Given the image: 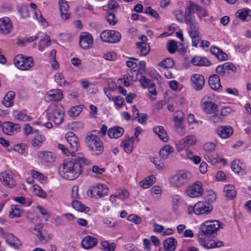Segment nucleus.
<instances>
[{"mask_svg": "<svg viewBox=\"0 0 251 251\" xmlns=\"http://www.w3.org/2000/svg\"><path fill=\"white\" fill-rule=\"evenodd\" d=\"M221 223L217 220L206 221L201 226V232L198 234V242L207 249L221 247L224 243L221 241H216L209 237L220 228Z\"/></svg>", "mask_w": 251, "mask_h": 251, "instance_id": "1", "label": "nucleus"}, {"mask_svg": "<svg viewBox=\"0 0 251 251\" xmlns=\"http://www.w3.org/2000/svg\"><path fill=\"white\" fill-rule=\"evenodd\" d=\"M88 165L89 161L83 157L67 161L60 167L59 172L64 178L72 180L78 177L82 172V164Z\"/></svg>", "mask_w": 251, "mask_h": 251, "instance_id": "2", "label": "nucleus"}, {"mask_svg": "<svg viewBox=\"0 0 251 251\" xmlns=\"http://www.w3.org/2000/svg\"><path fill=\"white\" fill-rule=\"evenodd\" d=\"M194 13L197 14L200 20L208 15V12L205 8L192 1H190L185 9L184 22L198 23L196 19Z\"/></svg>", "mask_w": 251, "mask_h": 251, "instance_id": "3", "label": "nucleus"}, {"mask_svg": "<svg viewBox=\"0 0 251 251\" xmlns=\"http://www.w3.org/2000/svg\"><path fill=\"white\" fill-rule=\"evenodd\" d=\"M85 143L94 155H99L103 151L102 143L99 137L93 134H90L85 137Z\"/></svg>", "mask_w": 251, "mask_h": 251, "instance_id": "4", "label": "nucleus"}, {"mask_svg": "<svg viewBox=\"0 0 251 251\" xmlns=\"http://www.w3.org/2000/svg\"><path fill=\"white\" fill-rule=\"evenodd\" d=\"M47 115L49 120L53 121L56 125H59L64 121V108L60 104H55L53 106L48 109Z\"/></svg>", "mask_w": 251, "mask_h": 251, "instance_id": "5", "label": "nucleus"}, {"mask_svg": "<svg viewBox=\"0 0 251 251\" xmlns=\"http://www.w3.org/2000/svg\"><path fill=\"white\" fill-rule=\"evenodd\" d=\"M192 178V174L188 171L180 170L170 179L171 183L176 187H180L188 183Z\"/></svg>", "mask_w": 251, "mask_h": 251, "instance_id": "6", "label": "nucleus"}, {"mask_svg": "<svg viewBox=\"0 0 251 251\" xmlns=\"http://www.w3.org/2000/svg\"><path fill=\"white\" fill-rule=\"evenodd\" d=\"M15 66L21 70H27L34 65L33 59L31 57L24 56L18 54L14 58Z\"/></svg>", "mask_w": 251, "mask_h": 251, "instance_id": "7", "label": "nucleus"}, {"mask_svg": "<svg viewBox=\"0 0 251 251\" xmlns=\"http://www.w3.org/2000/svg\"><path fill=\"white\" fill-rule=\"evenodd\" d=\"M188 25V32L191 37L193 45L196 47L201 40L199 23L185 22Z\"/></svg>", "mask_w": 251, "mask_h": 251, "instance_id": "8", "label": "nucleus"}, {"mask_svg": "<svg viewBox=\"0 0 251 251\" xmlns=\"http://www.w3.org/2000/svg\"><path fill=\"white\" fill-rule=\"evenodd\" d=\"M108 188L106 185L98 184L96 186L91 187L87 191V195L91 197L100 198L106 195Z\"/></svg>", "mask_w": 251, "mask_h": 251, "instance_id": "9", "label": "nucleus"}, {"mask_svg": "<svg viewBox=\"0 0 251 251\" xmlns=\"http://www.w3.org/2000/svg\"><path fill=\"white\" fill-rule=\"evenodd\" d=\"M100 37L103 42L114 43L120 41L121 36L120 32L115 30H104Z\"/></svg>", "mask_w": 251, "mask_h": 251, "instance_id": "10", "label": "nucleus"}, {"mask_svg": "<svg viewBox=\"0 0 251 251\" xmlns=\"http://www.w3.org/2000/svg\"><path fill=\"white\" fill-rule=\"evenodd\" d=\"M203 191L202 184L201 182L197 181L194 185L189 186L186 190V193L190 197H199L201 195Z\"/></svg>", "mask_w": 251, "mask_h": 251, "instance_id": "11", "label": "nucleus"}, {"mask_svg": "<svg viewBox=\"0 0 251 251\" xmlns=\"http://www.w3.org/2000/svg\"><path fill=\"white\" fill-rule=\"evenodd\" d=\"M213 208L211 204L199 201L195 204V214H207L212 210Z\"/></svg>", "mask_w": 251, "mask_h": 251, "instance_id": "12", "label": "nucleus"}, {"mask_svg": "<svg viewBox=\"0 0 251 251\" xmlns=\"http://www.w3.org/2000/svg\"><path fill=\"white\" fill-rule=\"evenodd\" d=\"M93 44V38L92 36L87 32L83 33L80 35L79 46L84 50L89 49Z\"/></svg>", "mask_w": 251, "mask_h": 251, "instance_id": "13", "label": "nucleus"}, {"mask_svg": "<svg viewBox=\"0 0 251 251\" xmlns=\"http://www.w3.org/2000/svg\"><path fill=\"white\" fill-rule=\"evenodd\" d=\"M62 92L59 89H52L50 90L45 96V100L49 102L52 100L59 101L63 98Z\"/></svg>", "mask_w": 251, "mask_h": 251, "instance_id": "14", "label": "nucleus"}, {"mask_svg": "<svg viewBox=\"0 0 251 251\" xmlns=\"http://www.w3.org/2000/svg\"><path fill=\"white\" fill-rule=\"evenodd\" d=\"M65 138L70 145V148L72 149L71 151H76L79 145L78 138L73 132H68L65 135Z\"/></svg>", "mask_w": 251, "mask_h": 251, "instance_id": "15", "label": "nucleus"}, {"mask_svg": "<svg viewBox=\"0 0 251 251\" xmlns=\"http://www.w3.org/2000/svg\"><path fill=\"white\" fill-rule=\"evenodd\" d=\"M2 130L3 132L7 135H12L14 132H17L20 131V126L19 124H14L12 122H4L2 126Z\"/></svg>", "mask_w": 251, "mask_h": 251, "instance_id": "16", "label": "nucleus"}, {"mask_svg": "<svg viewBox=\"0 0 251 251\" xmlns=\"http://www.w3.org/2000/svg\"><path fill=\"white\" fill-rule=\"evenodd\" d=\"M12 29V24L9 18L4 17L0 19V33L6 35Z\"/></svg>", "mask_w": 251, "mask_h": 251, "instance_id": "17", "label": "nucleus"}, {"mask_svg": "<svg viewBox=\"0 0 251 251\" xmlns=\"http://www.w3.org/2000/svg\"><path fill=\"white\" fill-rule=\"evenodd\" d=\"M201 108L204 112L207 114H212L218 112V106L210 100H206L201 103Z\"/></svg>", "mask_w": 251, "mask_h": 251, "instance_id": "18", "label": "nucleus"}, {"mask_svg": "<svg viewBox=\"0 0 251 251\" xmlns=\"http://www.w3.org/2000/svg\"><path fill=\"white\" fill-rule=\"evenodd\" d=\"M191 80L193 83V87L197 90H201L205 83L204 77L200 74H193L191 76Z\"/></svg>", "mask_w": 251, "mask_h": 251, "instance_id": "19", "label": "nucleus"}, {"mask_svg": "<svg viewBox=\"0 0 251 251\" xmlns=\"http://www.w3.org/2000/svg\"><path fill=\"white\" fill-rule=\"evenodd\" d=\"M0 180L3 185L12 188L16 185V181L13 179L12 174L4 173L0 176Z\"/></svg>", "mask_w": 251, "mask_h": 251, "instance_id": "20", "label": "nucleus"}, {"mask_svg": "<svg viewBox=\"0 0 251 251\" xmlns=\"http://www.w3.org/2000/svg\"><path fill=\"white\" fill-rule=\"evenodd\" d=\"M98 243L97 238L90 236H86L81 241V246L84 249H89L96 246Z\"/></svg>", "mask_w": 251, "mask_h": 251, "instance_id": "21", "label": "nucleus"}, {"mask_svg": "<svg viewBox=\"0 0 251 251\" xmlns=\"http://www.w3.org/2000/svg\"><path fill=\"white\" fill-rule=\"evenodd\" d=\"M232 128L228 126H220L217 130V134L222 138H226L230 136L233 133Z\"/></svg>", "mask_w": 251, "mask_h": 251, "instance_id": "22", "label": "nucleus"}, {"mask_svg": "<svg viewBox=\"0 0 251 251\" xmlns=\"http://www.w3.org/2000/svg\"><path fill=\"white\" fill-rule=\"evenodd\" d=\"M134 140V137H128L122 142L121 147L124 148L125 151L127 153H130L132 151Z\"/></svg>", "mask_w": 251, "mask_h": 251, "instance_id": "23", "label": "nucleus"}, {"mask_svg": "<svg viewBox=\"0 0 251 251\" xmlns=\"http://www.w3.org/2000/svg\"><path fill=\"white\" fill-rule=\"evenodd\" d=\"M210 52L219 60L224 61L226 60L227 59V54L223 52L222 50L215 46H212L211 47Z\"/></svg>", "mask_w": 251, "mask_h": 251, "instance_id": "24", "label": "nucleus"}, {"mask_svg": "<svg viewBox=\"0 0 251 251\" xmlns=\"http://www.w3.org/2000/svg\"><path fill=\"white\" fill-rule=\"evenodd\" d=\"M6 242L12 248L18 249L21 245L20 241L12 234H7L5 236Z\"/></svg>", "mask_w": 251, "mask_h": 251, "instance_id": "25", "label": "nucleus"}, {"mask_svg": "<svg viewBox=\"0 0 251 251\" xmlns=\"http://www.w3.org/2000/svg\"><path fill=\"white\" fill-rule=\"evenodd\" d=\"M124 129L119 126H114L109 128L108 135L110 138H118L123 135Z\"/></svg>", "mask_w": 251, "mask_h": 251, "instance_id": "26", "label": "nucleus"}, {"mask_svg": "<svg viewBox=\"0 0 251 251\" xmlns=\"http://www.w3.org/2000/svg\"><path fill=\"white\" fill-rule=\"evenodd\" d=\"M15 94L13 91L8 92L3 98L1 102L6 107H11L13 105Z\"/></svg>", "mask_w": 251, "mask_h": 251, "instance_id": "27", "label": "nucleus"}, {"mask_svg": "<svg viewBox=\"0 0 251 251\" xmlns=\"http://www.w3.org/2000/svg\"><path fill=\"white\" fill-rule=\"evenodd\" d=\"M176 245V240L174 237H169L163 242L164 247L167 251H174Z\"/></svg>", "mask_w": 251, "mask_h": 251, "instance_id": "28", "label": "nucleus"}, {"mask_svg": "<svg viewBox=\"0 0 251 251\" xmlns=\"http://www.w3.org/2000/svg\"><path fill=\"white\" fill-rule=\"evenodd\" d=\"M191 63L195 66H208L210 62L207 58L204 57L195 56L191 60Z\"/></svg>", "mask_w": 251, "mask_h": 251, "instance_id": "29", "label": "nucleus"}, {"mask_svg": "<svg viewBox=\"0 0 251 251\" xmlns=\"http://www.w3.org/2000/svg\"><path fill=\"white\" fill-rule=\"evenodd\" d=\"M208 83L210 87L213 90H218L221 87L220 78L216 75H212L210 76Z\"/></svg>", "mask_w": 251, "mask_h": 251, "instance_id": "30", "label": "nucleus"}, {"mask_svg": "<svg viewBox=\"0 0 251 251\" xmlns=\"http://www.w3.org/2000/svg\"><path fill=\"white\" fill-rule=\"evenodd\" d=\"M224 192L225 194V197L228 200H232L235 197L236 191L235 190V187L232 185H226L224 187Z\"/></svg>", "mask_w": 251, "mask_h": 251, "instance_id": "31", "label": "nucleus"}, {"mask_svg": "<svg viewBox=\"0 0 251 251\" xmlns=\"http://www.w3.org/2000/svg\"><path fill=\"white\" fill-rule=\"evenodd\" d=\"M174 149L169 145H165L159 151V155L161 159H166L169 155L173 153Z\"/></svg>", "mask_w": 251, "mask_h": 251, "instance_id": "32", "label": "nucleus"}, {"mask_svg": "<svg viewBox=\"0 0 251 251\" xmlns=\"http://www.w3.org/2000/svg\"><path fill=\"white\" fill-rule=\"evenodd\" d=\"M38 156L47 162H51L54 160L53 153L50 151H41L38 153Z\"/></svg>", "mask_w": 251, "mask_h": 251, "instance_id": "33", "label": "nucleus"}, {"mask_svg": "<svg viewBox=\"0 0 251 251\" xmlns=\"http://www.w3.org/2000/svg\"><path fill=\"white\" fill-rule=\"evenodd\" d=\"M153 130L162 141H166L168 140L167 132L163 126H155L153 127Z\"/></svg>", "mask_w": 251, "mask_h": 251, "instance_id": "34", "label": "nucleus"}, {"mask_svg": "<svg viewBox=\"0 0 251 251\" xmlns=\"http://www.w3.org/2000/svg\"><path fill=\"white\" fill-rule=\"evenodd\" d=\"M72 206L76 210L83 212H87L90 210V208L86 206L84 204L81 203V202L77 200H74L72 202Z\"/></svg>", "mask_w": 251, "mask_h": 251, "instance_id": "35", "label": "nucleus"}, {"mask_svg": "<svg viewBox=\"0 0 251 251\" xmlns=\"http://www.w3.org/2000/svg\"><path fill=\"white\" fill-rule=\"evenodd\" d=\"M136 45L140 55L145 56L149 52L150 47L146 43L137 42Z\"/></svg>", "mask_w": 251, "mask_h": 251, "instance_id": "36", "label": "nucleus"}, {"mask_svg": "<svg viewBox=\"0 0 251 251\" xmlns=\"http://www.w3.org/2000/svg\"><path fill=\"white\" fill-rule=\"evenodd\" d=\"M196 142V137L193 135H190L181 140L179 143H182L183 147H185L193 146L195 144Z\"/></svg>", "mask_w": 251, "mask_h": 251, "instance_id": "37", "label": "nucleus"}, {"mask_svg": "<svg viewBox=\"0 0 251 251\" xmlns=\"http://www.w3.org/2000/svg\"><path fill=\"white\" fill-rule=\"evenodd\" d=\"M204 200L206 202L210 203L214 202L216 200V195L212 190H207L204 193Z\"/></svg>", "mask_w": 251, "mask_h": 251, "instance_id": "38", "label": "nucleus"}, {"mask_svg": "<svg viewBox=\"0 0 251 251\" xmlns=\"http://www.w3.org/2000/svg\"><path fill=\"white\" fill-rule=\"evenodd\" d=\"M50 45V39L49 36L46 35L43 39L40 40L38 44V49L41 51H42L45 48Z\"/></svg>", "mask_w": 251, "mask_h": 251, "instance_id": "39", "label": "nucleus"}, {"mask_svg": "<svg viewBox=\"0 0 251 251\" xmlns=\"http://www.w3.org/2000/svg\"><path fill=\"white\" fill-rule=\"evenodd\" d=\"M155 177L153 175L150 176L140 182V185L144 188H147L151 186L154 182Z\"/></svg>", "mask_w": 251, "mask_h": 251, "instance_id": "40", "label": "nucleus"}, {"mask_svg": "<svg viewBox=\"0 0 251 251\" xmlns=\"http://www.w3.org/2000/svg\"><path fill=\"white\" fill-rule=\"evenodd\" d=\"M35 136L32 140V145L34 147L40 146L43 141L45 140V137L42 134L37 133H35Z\"/></svg>", "mask_w": 251, "mask_h": 251, "instance_id": "41", "label": "nucleus"}, {"mask_svg": "<svg viewBox=\"0 0 251 251\" xmlns=\"http://www.w3.org/2000/svg\"><path fill=\"white\" fill-rule=\"evenodd\" d=\"M184 114L182 111L178 110L176 112L174 115V121L175 126L177 127H180V125L183 122Z\"/></svg>", "mask_w": 251, "mask_h": 251, "instance_id": "42", "label": "nucleus"}, {"mask_svg": "<svg viewBox=\"0 0 251 251\" xmlns=\"http://www.w3.org/2000/svg\"><path fill=\"white\" fill-rule=\"evenodd\" d=\"M250 11V10L246 9H240L236 12V16L242 20L245 21L250 17L249 13Z\"/></svg>", "mask_w": 251, "mask_h": 251, "instance_id": "43", "label": "nucleus"}, {"mask_svg": "<svg viewBox=\"0 0 251 251\" xmlns=\"http://www.w3.org/2000/svg\"><path fill=\"white\" fill-rule=\"evenodd\" d=\"M33 191L34 194L39 197L45 198L47 196V193L38 185L33 186Z\"/></svg>", "mask_w": 251, "mask_h": 251, "instance_id": "44", "label": "nucleus"}, {"mask_svg": "<svg viewBox=\"0 0 251 251\" xmlns=\"http://www.w3.org/2000/svg\"><path fill=\"white\" fill-rule=\"evenodd\" d=\"M174 61L170 58H166L161 62L159 65L165 69H170L174 66Z\"/></svg>", "mask_w": 251, "mask_h": 251, "instance_id": "45", "label": "nucleus"}, {"mask_svg": "<svg viewBox=\"0 0 251 251\" xmlns=\"http://www.w3.org/2000/svg\"><path fill=\"white\" fill-rule=\"evenodd\" d=\"M11 211L10 212L9 216L11 218L19 217L21 216L22 211L18 205L12 204L11 206Z\"/></svg>", "mask_w": 251, "mask_h": 251, "instance_id": "46", "label": "nucleus"}, {"mask_svg": "<svg viewBox=\"0 0 251 251\" xmlns=\"http://www.w3.org/2000/svg\"><path fill=\"white\" fill-rule=\"evenodd\" d=\"M16 202L25 206H29L32 203V201L28 199L26 200L24 197H16L14 199Z\"/></svg>", "mask_w": 251, "mask_h": 251, "instance_id": "47", "label": "nucleus"}, {"mask_svg": "<svg viewBox=\"0 0 251 251\" xmlns=\"http://www.w3.org/2000/svg\"><path fill=\"white\" fill-rule=\"evenodd\" d=\"M167 49L170 53H175L177 49L176 42L174 40L168 41L167 44Z\"/></svg>", "mask_w": 251, "mask_h": 251, "instance_id": "48", "label": "nucleus"}, {"mask_svg": "<svg viewBox=\"0 0 251 251\" xmlns=\"http://www.w3.org/2000/svg\"><path fill=\"white\" fill-rule=\"evenodd\" d=\"M82 110V107L81 106H76L72 107L68 112V114L71 117L77 116Z\"/></svg>", "mask_w": 251, "mask_h": 251, "instance_id": "49", "label": "nucleus"}, {"mask_svg": "<svg viewBox=\"0 0 251 251\" xmlns=\"http://www.w3.org/2000/svg\"><path fill=\"white\" fill-rule=\"evenodd\" d=\"M101 246L106 251H114L116 244L114 243L109 244L107 241H104L101 242Z\"/></svg>", "mask_w": 251, "mask_h": 251, "instance_id": "50", "label": "nucleus"}, {"mask_svg": "<svg viewBox=\"0 0 251 251\" xmlns=\"http://www.w3.org/2000/svg\"><path fill=\"white\" fill-rule=\"evenodd\" d=\"M18 11L23 18H26L29 16V10L25 4H22L20 7Z\"/></svg>", "mask_w": 251, "mask_h": 251, "instance_id": "51", "label": "nucleus"}, {"mask_svg": "<svg viewBox=\"0 0 251 251\" xmlns=\"http://www.w3.org/2000/svg\"><path fill=\"white\" fill-rule=\"evenodd\" d=\"M109 99L110 100L114 101L115 104L117 108H121L123 106V104L124 103V100L120 96L112 98H111V97H109Z\"/></svg>", "mask_w": 251, "mask_h": 251, "instance_id": "52", "label": "nucleus"}, {"mask_svg": "<svg viewBox=\"0 0 251 251\" xmlns=\"http://www.w3.org/2000/svg\"><path fill=\"white\" fill-rule=\"evenodd\" d=\"M55 82L59 85H65L67 83L63 75L61 73H56L54 75Z\"/></svg>", "mask_w": 251, "mask_h": 251, "instance_id": "53", "label": "nucleus"}, {"mask_svg": "<svg viewBox=\"0 0 251 251\" xmlns=\"http://www.w3.org/2000/svg\"><path fill=\"white\" fill-rule=\"evenodd\" d=\"M16 117L18 120L24 122L29 121L31 120V118L26 115L25 111H23L18 113Z\"/></svg>", "mask_w": 251, "mask_h": 251, "instance_id": "54", "label": "nucleus"}, {"mask_svg": "<svg viewBox=\"0 0 251 251\" xmlns=\"http://www.w3.org/2000/svg\"><path fill=\"white\" fill-rule=\"evenodd\" d=\"M58 148L59 149L62 151L67 156L72 155L73 156V154L75 153V152H72V149L69 147V148L66 147L63 144H59L58 145Z\"/></svg>", "mask_w": 251, "mask_h": 251, "instance_id": "55", "label": "nucleus"}, {"mask_svg": "<svg viewBox=\"0 0 251 251\" xmlns=\"http://www.w3.org/2000/svg\"><path fill=\"white\" fill-rule=\"evenodd\" d=\"M216 144L214 142H207L203 146V150L207 152H211L215 150Z\"/></svg>", "mask_w": 251, "mask_h": 251, "instance_id": "56", "label": "nucleus"}, {"mask_svg": "<svg viewBox=\"0 0 251 251\" xmlns=\"http://www.w3.org/2000/svg\"><path fill=\"white\" fill-rule=\"evenodd\" d=\"M231 167L234 172L238 173L242 168V165L239 160H235L232 162Z\"/></svg>", "mask_w": 251, "mask_h": 251, "instance_id": "57", "label": "nucleus"}, {"mask_svg": "<svg viewBox=\"0 0 251 251\" xmlns=\"http://www.w3.org/2000/svg\"><path fill=\"white\" fill-rule=\"evenodd\" d=\"M105 18L108 23L111 25H115L117 23L115 15L112 12L108 13Z\"/></svg>", "mask_w": 251, "mask_h": 251, "instance_id": "58", "label": "nucleus"}, {"mask_svg": "<svg viewBox=\"0 0 251 251\" xmlns=\"http://www.w3.org/2000/svg\"><path fill=\"white\" fill-rule=\"evenodd\" d=\"M118 199L124 200L128 197L129 194L127 190H123L115 194Z\"/></svg>", "mask_w": 251, "mask_h": 251, "instance_id": "59", "label": "nucleus"}, {"mask_svg": "<svg viewBox=\"0 0 251 251\" xmlns=\"http://www.w3.org/2000/svg\"><path fill=\"white\" fill-rule=\"evenodd\" d=\"M145 13L155 19H158L159 17V15L157 11L152 9L151 7H148L146 9Z\"/></svg>", "mask_w": 251, "mask_h": 251, "instance_id": "60", "label": "nucleus"}, {"mask_svg": "<svg viewBox=\"0 0 251 251\" xmlns=\"http://www.w3.org/2000/svg\"><path fill=\"white\" fill-rule=\"evenodd\" d=\"M119 5L117 1L116 0H110L108 2V5H104L103 6V9L104 10H106V8H108L109 9H114L115 8L118 7Z\"/></svg>", "mask_w": 251, "mask_h": 251, "instance_id": "61", "label": "nucleus"}, {"mask_svg": "<svg viewBox=\"0 0 251 251\" xmlns=\"http://www.w3.org/2000/svg\"><path fill=\"white\" fill-rule=\"evenodd\" d=\"M179 203V199L178 196H176L173 198V210L175 212H177L178 210Z\"/></svg>", "mask_w": 251, "mask_h": 251, "instance_id": "62", "label": "nucleus"}, {"mask_svg": "<svg viewBox=\"0 0 251 251\" xmlns=\"http://www.w3.org/2000/svg\"><path fill=\"white\" fill-rule=\"evenodd\" d=\"M127 220L136 224H139L142 221L141 218L140 217L134 214L129 215L127 217Z\"/></svg>", "mask_w": 251, "mask_h": 251, "instance_id": "63", "label": "nucleus"}, {"mask_svg": "<svg viewBox=\"0 0 251 251\" xmlns=\"http://www.w3.org/2000/svg\"><path fill=\"white\" fill-rule=\"evenodd\" d=\"M141 85L144 88L148 87L151 82L150 79L147 78L145 75H142L140 78Z\"/></svg>", "mask_w": 251, "mask_h": 251, "instance_id": "64", "label": "nucleus"}]
</instances>
